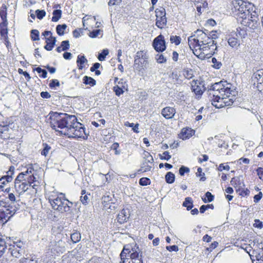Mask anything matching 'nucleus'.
<instances>
[{
	"label": "nucleus",
	"mask_w": 263,
	"mask_h": 263,
	"mask_svg": "<svg viewBox=\"0 0 263 263\" xmlns=\"http://www.w3.org/2000/svg\"><path fill=\"white\" fill-rule=\"evenodd\" d=\"M212 104L217 108L232 105L237 94L236 87L227 81L215 83L208 89Z\"/></svg>",
	"instance_id": "nucleus-1"
},
{
	"label": "nucleus",
	"mask_w": 263,
	"mask_h": 263,
	"mask_svg": "<svg viewBox=\"0 0 263 263\" xmlns=\"http://www.w3.org/2000/svg\"><path fill=\"white\" fill-rule=\"evenodd\" d=\"M208 31L207 30L198 29L194 32V34L188 37V44L190 48L193 50V48H197L199 50L202 51L204 54L210 55V46L211 45L212 39L209 38Z\"/></svg>",
	"instance_id": "nucleus-2"
},
{
	"label": "nucleus",
	"mask_w": 263,
	"mask_h": 263,
	"mask_svg": "<svg viewBox=\"0 0 263 263\" xmlns=\"http://www.w3.org/2000/svg\"><path fill=\"white\" fill-rule=\"evenodd\" d=\"M48 116L51 128L53 129H55L57 127L66 128L67 135L70 133V129L73 127L77 121V118L74 115H69L66 113L51 111Z\"/></svg>",
	"instance_id": "nucleus-3"
},
{
	"label": "nucleus",
	"mask_w": 263,
	"mask_h": 263,
	"mask_svg": "<svg viewBox=\"0 0 263 263\" xmlns=\"http://www.w3.org/2000/svg\"><path fill=\"white\" fill-rule=\"evenodd\" d=\"M232 4L234 6L233 11L237 16L238 22L256 11V8L252 3L242 0H235L232 2Z\"/></svg>",
	"instance_id": "nucleus-4"
},
{
	"label": "nucleus",
	"mask_w": 263,
	"mask_h": 263,
	"mask_svg": "<svg viewBox=\"0 0 263 263\" xmlns=\"http://www.w3.org/2000/svg\"><path fill=\"white\" fill-rule=\"evenodd\" d=\"M64 194L60 193L58 196L51 195L49 197V202L52 208L59 212L70 213L73 203L66 199Z\"/></svg>",
	"instance_id": "nucleus-5"
},
{
	"label": "nucleus",
	"mask_w": 263,
	"mask_h": 263,
	"mask_svg": "<svg viewBox=\"0 0 263 263\" xmlns=\"http://www.w3.org/2000/svg\"><path fill=\"white\" fill-rule=\"evenodd\" d=\"M148 56L144 51H139L136 53L134 60V68L139 73H143L147 68L152 69L155 64L149 63Z\"/></svg>",
	"instance_id": "nucleus-6"
},
{
	"label": "nucleus",
	"mask_w": 263,
	"mask_h": 263,
	"mask_svg": "<svg viewBox=\"0 0 263 263\" xmlns=\"http://www.w3.org/2000/svg\"><path fill=\"white\" fill-rule=\"evenodd\" d=\"M20 209L18 204L12 205L0 200V219L7 222Z\"/></svg>",
	"instance_id": "nucleus-7"
},
{
	"label": "nucleus",
	"mask_w": 263,
	"mask_h": 263,
	"mask_svg": "<svg viewBox=\"0 0 263 263\" xmlns=\"http://www.w3.org/2000/svg\"><path fill=\"white\" fill-rule=\"evenodd\" d=\"M66 250L65 242L60 240L58 241H51L48 247L46 253L49 257L58 256Z\"/></svg>",
	"instance_id": "nucleus-8"
},
{
	"label": "nucleus",
	"mask_w": 263,
	"mask_h": 263,
	"mask_svg": "<svg viewBox=\"0 0 263 263\" xmlns=\"http://www.w3.org/2000/svg\"><path fill=\"white\" fill-rule=\"evenodd\" d=\"M129 256H138L142 254L141 250L139 248V246L135 243L133 242L131 243L125 245L120 254L121 259L126 258L127 255Z\"/></svg>",
	"instance_id": "nucleus-9"
},
{
	"label": "nucleus",
	"mask_w": 263,
	"mask_h": 263,
	"mask_svg": "<svg viewBox=\"0 0 263 263\" xmlns=\"http://www.w3.org/2000/svg\"><path fill=\"white\" fill-rule=\"evenodd\" d=\"M156 16V26L160 28H163L167 24L165 9L163 7L157 8L155 10Z\"/></svg>",
	"instance_id": "nucleus-10"
},
{
	"label": "nucleus",
	"mask_w": 263,
	"mask_h": 263,
	"mask_svg": "<svg viewBox=\"0 0 263 263\" xmlns=\"http://www.w3.org/2000/svg\"><path fill=\"white\" fill-rule=\"evenodd\" d=\"M86 130L83 125L80 122L77 121L73 127L70 129L69 134L71 135L72 137L74 138H83L85 139L87 138L86 136Z\"/></svg>",
	"instance_id": "nucleus-11"
},
{
	"label": "nucleus",
	"mask_w": 263,
	"mask_h": 263,
	"mask_svg": "<svg viewBox=\"0 0 263 263\" xmlns=\"http://www.w3.org/2000/svg\"><path fill=\"white\" fill-rule=\"evenodd\" d=\"M258 20L257 13L255 12H253L250 16H247L243 20H241L239 23L242 25L245 28L249 27L250 29H254L257 27V22Z\"/></svg>",
	"instance_id": "nucleus-12"
},
{
	"label": "nucleus",
	"mask_w": 263,
	"mask_h": 263,
	"mask_svg": "<svg viewBox=\"0 0 263 263\" xmlns=\"http://www.w3.org/2000/svg\"><path fill=\"white\" fill-rule=\"evenodd\" d=\"M153 47L158 52H162L166 49V43L164 37L160 34L154 39L153 42Z\"/></svg>",
	"instance_id": "nucleus-13"
},
{
	"label": "nucleus",
	"mask_w": 263,
	"mask_h": 263,
	"mask_svg": "<svg viewBox=\"0 0 263 263\" xmlns=\"http://www.w3.org/2000/svg\"><path fill=\"white\" fill-rule=\"evenodd\" d=\"M208 35H209V38L212 39L211 45L210 46V52L209 53H210V55H213L217 49L216 42L215 40L218 39L219 36L217 31H208Z\"/></svg>",
	"instance_id": "nucleus-14"
},
{
	"label": "nucleus",
	"mask_w": 263,
	"mask_h": 263,
	"mask_svg": "<svg viewBox=\"0 0 263 263\" xmlns=\"http://www.w3.org/2000/svg\"><path fill=\"white\" fill-rule=\"evenodd\" d=\"M130 217V211L128 209H122L118 214L117 219L120 223L126 222Z\"/></svg>",
	"instance_id": "nucleus-15"
},
{
	"label": "nucleus",
	"mask_w": 263,
	"mask_h": 263,
	"mask_svg": "<svg viewBox=\"0 0 263 263\" xmlns=\"http://www.w3.org/2000/svg\"><path fill=\"white\" fill-rule=\"evenodd\" d=\"M192 90L196 95L201 96L204 91L205 88L204 85H201L199 82L194 81L192 83Z\"/></svg>",
	"instance_id": "nucleus-16"
},
{
	"label": "nucleus",
	"mask_w": 263,
	"mask_h": 263,
	"mask_svg": "<svg viewBox=\"0 0 263 263\" xmlns=\"http://www.w3.org/2000/svg\"><path fill=\"white\" fill-rule=\"evenodd\" d=\"M28 184L27 182H14V189L20 195H22L28 189Z\"/></svg>",
	"instance_id": "nucleus-17"
},
{
	"label": "nucleus",
	"mask_w": 263,
	"mask_h": 263,
	"mask_svg": "<svg viewBox=\"0 0 263 263\" xmlns=\"http://www.w3.org/2000/svg\"><path fill=\"white\" fill-rule=\"evenodd\" d=\"M176 114V109L171 107H166L161 110L162 115L166 119H172Z\"/></svg>",
	"instance_id": "nucleus-18"
},
{
	"label": "nucleus",
	"mask_w": 263,
	"mask_h": 263,
	"mask_svg": "<svg viewBox=\"0 0 263 263\" xmlns=\"http://www.w3.org/2000/svg\"><path fill=\"white\" fill-rule=\"evenodd\" d=\"M9 131V126L7 123L4 122L0 123V136L5 139L9 138V136L7 134Z\"/></svg>",
	"instance_id": "nucleus-19"
},
{
	"label": "nucleus",
	"mask_w": 263,
	"mask_h": 263,
	"mask_svg": "<svg viewBox=\"0 0 263 263\" xmlns=\"http://www.w3.org/2000/svg\"><path fill=\"white\" fill-rule=\"evenodd\" d=\"M194 130L190 128H183L179 134V138L183 140L190 138L194 134Z\"/></svg>",
	"instance_id": "nucleus-20"
},
{
	"label": "nucleus",
	"mask_w": 263,
	"mask_h": 263,
	"mask_svg": "<svg viewBox=\"0 0 263 263\" xmlns=\"http://www.w3.org/2000/svg\"><path fill=\"white\" fill-rule=\"evenodd\" d=\"M129 258H124V259H121L123 263H143L142 260V255L138 256H129Z\"/></svg>",
	"instance_id": "nucleus-21"
},
{
	"label": "nucleus",
	"mask_w": 263,
	"mask_h": 263,
	"mask_svg": "<svg viewBox=\"0 0 263 263\" xmlns=\"http://www.w3.org/2000/svg\"><path fill=\"white\" fill-rule=\"evenodd\" d=\"M8 251L12 256L18 258L22 253V246H17V248L15 246H10Z\"/></svg>",
	"instance_id": "nucleus-22"
},
{
	"label": "nucleus",
	"mask_w": 263,
	"mask_h": 263,
	"mask_svg": "<svg viewBox=\"0 0 263 263\" xmlns=\"http://www.w3.org/2000/svg\"><path fill=\"white\" fill-rule=\"evenodd\" d=\"M57 39L55 37L50 36L49 37H46V45L44 46V48L47 51H51L54 47Z\"/></svg>",
	"instance_id": "nucleus-23"
},
{
	"label": "nucleus",
	"mask_w": 263,
	"mask_h": 263,
	"mask_svg": "<svg viewBox=\"0 0 263 263\" xmlns=\"http://www.w3.org/2000/svg\"><path fill=\"white\" fill-rule=\"evenodd\" d=\"M15 168L13 166H11L9 167L8 171L7 172V175L3 176L0 178V181L5 180L7 182H11L13 179V175L14 174Z\"/></svg>",
	"instance_id": "nucleus-24"
},
{
	"label": "nucleus",
	"mask_w": 263,
	"mask_h": 263,
	"mask_svg": "<svg viewBox=\"0 0 263 263\" xmlns=\"http://www.w3.org/2000/svg\"><path fill=\"white\" fill-rule=\"evenodd\" d=\"M252 79L256 80L258 84L263 83V69H259L254 72Z\"/></svg>",
	"instance_id": "nucleus-25"
},
{
	"label": "nucleus",
	"mask_w": 263,
	"mask_h": 263,
	"mask_svg": "<svg viewBox=\"0 0 263 263\" xmlns=\"http://www.w3.org/2000/svg\"><path fill=\"white\" fill-rule=\"evenodd\" d=\"M87 60L84 55H79L77 60V64L79 69L82 70L84 67V64L87 63Z\"/></svg>",
	"instance_id": "nucleus-26"
},
{
	"label": "nucleus",
	"mask_w": 263,
	"mask_h": 263,
	"mask_svg": "<svg viewBox=\"0 0 263 263\" xmlns=\"http://www.w3.org/2000/svg\"><path fill=\"white\" fill-rule=\"evenodd\" d=\"M230 183L234 187H236L238 185L240 186V187H241V184H242V186L243 187L245 186L244 183L242 182L240 179V176L232 178Z\"/></svg>",
	"instance_id": "nucleus-27"
},
{
	"label": "nucleus",
	"mask_w": 263,
	"mask_h": 263,
	"mask_svg": "<svg viewBox=\"0 0 263 263\" xmlns=\"http://www.w3.org/2000/svg\"><path fill=\"white\" fill-rule=\"evenodd\" d=\"M228 42L232 48H237L240 45L237 38L234 36H230L228 39Z\"/></svg>",
	"instance_id": "nucleus-28"
},
{
	"label": "nucleus",
	"mask_w": 263,
	"mask_h": 263,
	"mask_svg": "<svg viewBox=\"0 0 263 263\" xmlns=\"http://www.w3.org/2000/svg\"><path fill=\"white\" fill-rule=\"evenodd\" d=\"M83 82L85 85L93 86L96 84V80L90 77L85 76L83 78Z\"/></svg>",
	"instance_id": "nucleus-29"
},
{
	"label": "nucleus",
	"mask_w": 263,
	"mask_h": 263,
	"mask_svg": "<svg viewBox=\"0 0 263 263\" xmlns=\"http://www.w3.org/2000/svg\"><path fill=\"white\" fill-rule=\"evenodd\" d=\"M62 13V11L60 9H55L52 13V21L54 22H58L61 17Z\"/></svg>",
	"instance_id": "nucleus-30"
},
{
	"label": "nucleus",
	"mask_w": 263,
	"mask_h": 263,
	"mask_svg": "<svg viewBox=\"0 0 263 263\" xmlns=\"http://www.w3.org/2000/svg\"><path fill=\"white\" fill-rule=\"evenodd\" d=\"M182 205L186 208V210L189 211L193 207V200L191 197H186L183 202Z\"/></svg>",
	"instance_id": "nucleus-31"
},
{
	"label": "nucleus",
	"mask_w": 263,
	"mask_h": 263,
	"mask_svg": "<svg viewBox=\"0 0 263 263\" xmlns=\"http://www.w3.org/2000/svg\"><path fill=\"white\" fill-rule=\"evenodd\" d=\"M165 53H158L155 56V60L159 64L165 63L167 61V58L165 56Z\"/></svg>",
	"instance_id": "nucleus-32"
},
{
	"label": "nucleus",
	"mask_w": 263,
	"mask_h": 263,
	"mask_svg": "<svg viewBox=\"0 0 263 263\" xmlns=\"http://www.w3.org/2000/svg\"><path fill=\"white\" fill-rule=\"evenodd\" d=\"M165 179L166 183L172 184L175 181V176L173 173L168 172L166 174Z\"/></svg>",
	"instance_id": "nucleus-33"
},
{
	"label": "nucleus",
	"mask_w": 263,
	"mask_h": 263,
	"mask_svg": "<svg viewBox=\"0 0 263 263\" xmlns=\"http://www.w3.org/2000/svg\"><path fill=\"white\" fill-rule=\"evenodd\" d=\"M67 28V25L65 24L62 25H58L56 27V31L57 34L62 36L64 34V31Z\"/></svg>",
	"instance_id": "nucleus-34"
},
{
	"label": "nucleus",
	"mask_w": 263,
	"mask_h": 263,
	"mask_svg": "<svg viewBox=\"0 0 263 263\" xmlns=\"http://www.w3.org/2000/svg\"><path fill=\"white\" fill-rule=\"evenodd\" d=\"M247 31L246 28L243 27L242 28H237V31L236 32V35L237 36H239L241 38H245L247 35Z\"/></svg>",
	"instance_id": "nucleus-35"
},
{
	"label": "nucleus",
	"mask_w": 263,
	"mask_h": 263,
	"mask_svg": "<svg viewBox=\"0 0 263 263\" xmlns=\"http://www.w3.org/2000/svg\"><path fill=\"white\" fill-rule=\"evenodd\" d=\"M71 240L74 243H77L81 239V234L79 231H76L75 232L70 234Z\"/></svg>",
	"instance_id": "nucleus-36"
},
{
	"label": "nucleus",
	"mask_w": 263,
	"mask_h": 263,
	"mask_svg": "<svg viewBox=\"0 0 263 263\" xmlns=\"http://www.w3.org/2000/svg\"><path fill=\"white\" fill-rule=\"evenodd\" d=\"M7 7L6 5L5 4H3L2 7H1L0 9V16L2 18V20H6L7 18Z\"/></svg>",
	"instance_id": "nucleus-37"
},
{
	"label": "nucleus",
	"mask_w": 263,
	"mask_h": 263,
	"mask_svg": "<svg viewBox=\"0 0 263 263\" xmlns=\"http://www.w3.org/2000/svg\"><path fill=\"white\" fill-rule=\"evenodd\" d=\"M214 196L210 192H207L205 194V197L204 198H202L203 201L204 203H206L208 202H210L214 200Z\"/></svg>",
	"instance_id": "nucleus-38"
},
{
	"label": "nucleus",
	"mask_w": 263,
	"mask_h": 263,
	"mask_svg": "<svg viewBox=\"0 0 263 263\" xmlns=\"http://www.w3.org/2000/svg\"><path fill=\"white\" fill-rule=\"evenodd\" d=\"M33 71H36L38 73L41 74L40 77L42 78H46L47 75V72L45 69H42L41 67H38L33 69Z\"/></svg>",
	"instance_id": "nucleus-39"
},
{
	"label": "nucleus",
	"mask_w": 263,
	"mask_h": 263,
	"mask_svg": "<svg viewBox=\"0 0 263 263\" xmlns=\"http://www.w3.org/2000/svg\"><path fill=\"white\" fill-rule=\"evenodd\" d=\"M181 39L180 36L177 35H171L170 36V41L172 44L175 45H179L181 43Z\"/></svg>",
	"instance_id": "nucleus-40"
},
{
	"label": "nucleus",
	"mask_w": 263,
	"mask_h": 263,
	"mask_svg": "<svg viewBox=\"0 0 263 263\" xmlns=\"http://www.w3.org/2000/svg\"><path fill=\"white\" fill-rule=\"evenodd\" d=\"M39 31L36 29H33L31 31V38L33 41L39 40Z\"/></svg>",
	"instance_id": "nucleus-41"
},
{
	"label": "nucleus",
	"mask_w": 263,
	"mask_h": 263,
	"mask_svg": "<svg viewBox=\"0 0 263 263\" xmlns=\"http://www.w3.org/2000/svg\"><path fill=\"white\" fill-rule=\"evenodd\" d=\"M109 53L108 49H103L102 52L99 53L98 59L100 61H103L105 60L107 55Z\"/></svg>",
	"instance_id": "nucleus-42"
},
{
	"label": "nucleus",
	"mask_w": 263,
	"mask_h": 263,
	"mask_svg": "<svg viewBox=\"0 0 263 263\" xmlns=\"http://www.w3.org/2000/svg\"><path fill=\"white\" fill-rule=\"evenodd\" d=\"M27 183L28 184V186H32L33 188H34V186H36L35 185H32V184L36 181V178L34 176L33 174L29 176L26 179Z\"/></svg>",
	"instance_id": "nucleus-43"
},
{
	"label": "nucleus",
	"mask_w": 263,
	"mask_h": 263,
	"mask_svg": "<svg viewBox=\"0 0 263 263\" xmlns=\"http://www.w3.org/2000/svg\"><path fill=\"white\" fill-rule=\"evenodd\" d=\"M144 161H146L147 162H149L151 163H153L154 162V159L152 155L146 151H144L143 153Z\"/></svg>",
	"instance_id": "nucleus-44"
},
{
	"label": "nucleus",
	"mask_w": 263,
	"mask_h": 263,
	"mask_svg": "<svg viewBox=\"0 0 263 263\" xmlns=\"http://www.w3.org/2000/svg\"><path fill=\"white\" fill-rule=\"evenodd\" d=\"M125 125L126 126H129L132 128L133 131L136 133H138L139 131L138 130L139 124H135L133 123H129L128 122H126L125 123Z\"/></svg>",
	"instance_id": "nucleus-45"
},
{
	"label": "nucleus",
	"mask_w": 263,
	"mask_h": 263,
	"mask_svg": "<svg viewBox=\"0 0 263 263\" xmlns=\"http://www.w3.org/2000/svg\"><path fill=\"white\" fill-rule=\"evenodd\" d=\"M139 183L140 185L146 186L150 184L151 180L148 178L142 177L141 179H140L139 181Z\"/></svg>",
	"instance_id": "nucleus-46"
},
{
	"label": "nucleus",
	"mask_w": 263,
	"mask_h": 263,
	"mask_svg": "<svg viewBox=\"0 0 263 263\" xmlns=\"http://www.w3.org/2000/svg\"><path fill=\"white\" fill-rule=\"evenodd\" d=\"M60 86V82L57 79H52L50 81V83L49 84V86L51 89H55L56 87H59Z\"/></svg>",
	"instance_id": "nucleus-47"
},
{
	"label": "nucleus",
	"mask_w": 263,
	"mask_h": 263,
	"mask_svg": "<svg viewBox=\"0 0 263 263\" xmlns=\"http://www.w3.org/2000/svg\"><path fill=\"white\" fill-rule=\"evenodd\" d=\"M237 192H239V194L241 196H248L250 194V191L248 189H241V187H239L238 190H236Z\"/></svg>",
	"instance_id": "nucleus-48"
},
{
	"label": "nucleus",
	"mask_w": 263,
	"mask_h": 263,
	"mask_svg": "<svg viewBox=\"0 0 263 263\" xmlns=\"http://www.w3.org/2000/svg\"><path fill=\"white\" fill-rule=\"evenodd\" d=\"M6 248V242L2 238L0 237V256L5 252Z\"/></svg>",
	"instance_id": "nucleus-49"
},
{
	"label": "nucleus",
	"mask_w": 263,
	"mask_h": 263,
	"mask_svg": "<svg viewBox=\"0 0 263 263\" xmlns=\"http://www.w3.org/2000/svg\"><path fill=\"white\" fill-rule=\"evenodd\" d=\"M25 173H20L16 177L15 179L14 182H26V179H24V175H25Z\"/></svg>",
	"instance_id": "nucleus-50"
},
{
	"label": "nucleus",
	"mask_w": 263,
	"mask_h": 263,
	"mask_svg": "<svg viewBox=\"0 0 263 263\" xmlns=\"http://www.w3.org/2000/svg\"><path fill=\"white\" fill-rule=\"evenodd\" d=\"M212 63L213 64V67L217 69H220L222 66L221 62L218 61L215 58L212 59Z\"/></svg>",
	"instance_id": "nucleus-51"
},
{
	"label": "nucleus",
	"mask_w": 263,
	"mask_h": 263,
	"mask_svg": "<svg viewBox=\"0 0 263 263\" xmlns=\"http://www.w3.org/2000/svg\"><path fill=\"white\" fill-rule=\"evenodd\" d=\"M36 17L39 20H42L46 15V12L44 10L37 9L35 11Z\"/></svg>",
	"instance_id": "nucleus-52"
},
{
	"label": "nucleus",
	"mask_w": 263,
	"mask_h": 263,
	"mask_svg": "<svg viewBox=\"0 0 263 263\" xmlns=\"http://www.w3.org/2000/svg\"><path fill=\"white\" fill-rule=\"evenodd\" d=\"M61 46L63 51H66L70 47L69 42L68 40L63 41L61 42Z\"/></svg>",
	"instance_id": "nucleus-53"
},
{
	"label": "nucleus",
	"mask_w": 263,
	"mask_h": 263,
	"mask_svg": "<svg viewBox=\"0 0 263 263\" xmlns=\"http://www.w3.org/2000/svg\"><path fill=\"white\" fill-rule=\"evenodd\" d=\"M202 168L201 167H198L197 168V172L196 173V176L197 177H200V180L201 181H204L205 180V177H204V173H202Z\"/></svg>",
	"instance_id": "nucleus-54"
},
{
	"label": "nucleus",
	"mask_w": 263,
	"mask_h": 263,
	"mask_svg": "<svg viewBox=\"0 0 263 263\" xmlns=\"http://www.w3.org/2000/svg\"><path fill=\"white\" fill-rule=\"evenodd\" d=\"M149 162H147L146 161H144L142 164L141 167L143 168V172H146L151 171L152 168V166L149 165L148 163Z\"/></svg>",
	"instance_id": "nucleus-55"
},
{
	"label": "nucleus",
	"mask_w": 263,
	"mask_h": 263,
	"mask_svg": "<svg viewBox=\"0 0 263 263\" xmlns=\"http://www.w3.org/2000/svg\"><path fill=\"white\" fill-rule=\"evenodd\" d=\"M113 90L115 91L116 95L118 96H120L124 92L123 88L118 85L114 86Z\"/></svg>",
	"instance_id": "nucleus-56"
},
{
	"label": "nucleus",
	"mask_w": 263,
	"mask_h": 263,
	"mask_svg": "<svg viewBox=\"0 0 263 263\" xmlns=\"http://www.w3.org/2000/svg\"><path fill=\"white\" fill-rule=\"evenodd\" d=\"M189 168L183 165H182L179 170V174L181 176H184L185 173H189Z\"/></svg>",
	"instance_id": "nucleus-57"
},
{
	"label": "nucleus",
	"mask_w": 263,
	"mask_h": 263,
	"mask_svg": "<svg viewBox=\"0 0 263 263\" xmlns=\"http://www.w3.org/2000/svg\"><path fill=\"white\" fill-rule=\"evenodd\" d=\"M102 31L100 29H96L93 30L92 31L90 32L89 36L91 38H95L98 36L100 33Z\"/></svg>",
	"instance_id": "nucleus-58"
},
{
	"label": "nucleus",
	"mask_w": 263,
	"mask_h": 263,
	"mask_svg": "<svg viewBox=\"0 0 263 263\" xmlns=\"http://www.w3.org/2000/svg\"><path fill=\"white\" fill-rule=\"evenodd\" d=\"M163 156H161V155H159L160 158L161 160H166L168 161L169 159H171V156L170 155V153L168 151H165L163 153Z\"/></svg>",
	"instance_id": "nucleus-59"
},
{
	"label": "nucleus",
	"mask_w": 263,
	"mask_h": 263,
	"mask_svg": "<svg viewBox=\"0 0 263 263\" xmlns=\"http://www.w3.org/2000/svg\"><path fill=\"white\" fill-rule=\"evenodd\" d=\"M18 73L20 74H22L26 79L27 81L29 82L31 79V77L28 72L27 71H24L22 69H18Z\"/></svg>",
	"instance_id": "nucleus-60"
},
{
	"label": "nucleus",
	"mask_w": 263,
	"mask_h": 263,
	"mask_svg": "<svg viewBox=\"0 0 263 263\" xmlns=\"http://www.w3.org/2000/svg\"><path fill=\"white\" fill-rule=\"evenodd\" d=\"M253 226L255 228L261 229L263 227V224L262 221L259 219H255L254 220V223H253Z\"/></svg>",
	"instance_id": "nucleus-61"
},
{
	"label": "nucleus",
	"mask_w": 263,
	"mask_h": 263,
	"mask_svg": "<svg viewBox=\"0 0 263 263\" xmlns=\"http://www.w3.org/2000/svg\"><path fill=\"white\" fill-rule=\"evenodd\" d=\"M183 74L185 78L187 79H190L193 77V71L191 69L185 70Z\"/></svg>",
	"instance_id": "nucleus-62"
},
{
	"label": "nucleus",
	"mask_w": 263,
	"mask_h": 263,
	"mask_svg": "<svg viewBox=\"0 0 263 263\" xmlns=\"http://www.w3.org/2000/svg\"><path fill=\"white\" fill-rule=\"evenodd\" d=\"M50 148L51 147L50 146H49L47 144H45L43 149L41 152V154L43 156H46L48 154Z\"/></svg>",
	"instance_id": "nucleus-63"
},
{
	"label": "nucleus",
	"mask_w": 263,
	"mask_h": 263,
	"mask_svg": "<svg viewBox=\"0 0 263 263\" xmlns=\"http://www.w3.org/2000/svg\"><path fill=\"white\" fill-rule=\"evenodd\" d=\"M257 174L258 175L259 178L261 180H263V168L258 167L256 170Z\"/></svg>",
	"instance_id": "nucleus-64"
}]
</instances>
